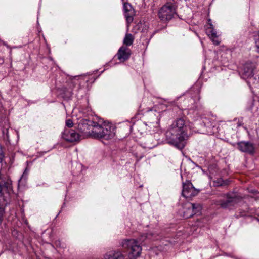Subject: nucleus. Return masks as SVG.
Masks as SVG:
<instances>
[{
  "mask_svg": "<svg viewBox=\"0 0 259 259\" xmlns=\"http://www.w3.org/2000/svg\"><path fill=\"white\" fill-rule=\"evenodd\" d=\"M190 127L183 118L176 119L165 132L166 142L178 149L182 150L189 138Z\"/></svg>",
  "mask_w": 259,
  "mask_h": 259,
  "instance_id": "1",
  "label": "nucleus"
},
{
  "mask_svg": "<svg viewBox=\"0 0 259 259\" xmlns=\"http://www.w3.org/2000/svg\"><path fill=\"white\" fill-rule=\"evenodd\" d=\"M153 234H143L138 239H125L120 242V245L125 249L129 250L128 257L130 259H136L139 257L142 251L140 244L145 240L153 239Z\"/></svg>",
  "mask_w": 259,
  "mask_h": 259,
  "instance_id": "2",
  "label": "nucleus"
},
{
  "mask_svg": "<svg viewBox=\"0 0 259 259\" xmlns=\"http://www.w3.org/2000/svg\"><path fill=\"white\" fill-rule=\"evenodd\" d=\"M242 198L235 193H226L213 200V203L220 208L231 210L241 201Z\"/></svg>",
  "mask_w": 259,
  "mask_h": 259,
  "instance_id": "3",
  "label": "nucleus"
},
{
  "mask_svg": "<svg viewBox=\"0 0 259 259\" xmlns=\"http://www.w3.org/2000/svg\"><path fill=\"white\" fill-rule=\"evenodd\" d=\"M94 130L92 138L98 139L109 140L113 138L115 134V127L106 122L101 124L97 123Z\"/></svg>",
  "mask_w": 259,
  "mask_h": 259,
  "instance_id": "4",
  "label": "nucleus"
},
{
  "mask_svg": "<svg viewBox=\"0 0 259 259\" xmlns=\"http://www.w3.org/2000/svg\"><path fill=\"white\" fill-rule=\"evenodd\" d=\"M176 5L172 2H168L162 6L158 11V18L162 21L171 20L176 14Z\"/></svg>",
  "mask_w": 259,
  "mask_h": 259,
  "instance_id": "5",
  "label": "nucleus"
},
{
  "mask_svg": "<svg viewBox=\"0 0 259 259\" xmlns=\"http://www.w3.org/2000/svg\"><path fill=\"white\" fill-rule=\"evenodd\" d=\"M77 128L83 136L93 137L94 127L97 122L88 119H81L77 123Z\"/></svg>",
  "mask_w": 259,
  "mask_h": 259,
  "instance_id": "6",
  "label": "nucleus"
},
{
  "mask_svg": "<svg viewBox=\"0 0 259 259\" xmlns=\"http://www.w3.org/2000/svg\"><path fill=\"white\" fill-rule=\"evenodd\" d=\"M256 67L255 63L251 61H247L243 64L240 70V74L241 77L247 80L253 74V71Z\"/></svg>",
  "mask_w": 259,
  "mask_h": 259,
  "instance_id": "7",
  "label": "nucleus"
},
{
  "mask_svg": "<svg viewBox=\"0 0 259 259\" xmlns=\"http://www.w3.org/2000/svg\"><path fill=\"white\" fill-rule=\"evenodd\" d=\"M202 208L199 204L188 203L184 208L183 216L185 219L189 218L199 213Z\"/></svg>",
  "mask_w": 259,
  "mask_h": 259,
  "instance_id": "8",
  "label": "nucleus"
},
{
  "mask_svg": "<svg viewBox=\"0 0 259 259\" xmlns=\"http://www.w3.org/2000/svg\"><path fill=\"white\" fill-rule=\"evenodd\" d=\"M198 193L197 190L193 187L191 182L187 181L183 183L182 195L185 198H191L196 195Z\"/></svg>",
  "mask_w": 259,
  "mask_h": 259,
  "instance_id": "9",
  "label": "nucleus"
},
{
  "mask_svg": "<svg viewBox=\"0 0 259 259\" xmlns=\"http://www.w3.org/2000/svg\"><path fill=\"white\" fill-rule=\"evenodd\" d=\"M206 27V32L207 35L211 39L213 44L218 45L220 41L218 39L217 31L214 29L213 25L211 23V19H209L208 20V25Z\"/></svg>",
  "mask_w": 259,
  "mask_h": 259,
  "instance_id": "10",
  "label": "nucleus"
},
{
  "mask_svg": "<svg viewBox=\"0 0 259 259\" xmlns=\"http://www.w3.org/2000/svg\"><path fill=\"white\" fill-rule=\"evenodd\" d=\"M62 137L66 141L73 142L79 140V135L74 130L65 129L62 133Z\"/></svg>",
  "mask_w": 259,
  "mask_h": 259,
  "instance_id": "11",
  "label": "nucleus"
},
{
  "mask_svg": "<svg viewBox=\"0 0 259 259\" xmlns=\"http://www.w3.org/2000/svg\"><path fill=\"white\" fill-rule=\"evenodd\" d=\"M238 149L242 152L253 154L254 152V145L249 142L241 141L237 143Z\"/></svg>",
  "mask_w": 259,
  "mask_h": 259,
  "instance_id": "12",
  "label": "nucleus"
},
{
  "mask_svg": "<svg viewBox=\"0 0 259 259\" xmlns=\"http://www.w3.org/2000/svg\"><path fill=\"white\" fill-rule=\"evenodd\" d=\"M124 16L126 18L127 26L133 21V17L135 15V11L131 5L129 3H124L123 5Z\"/></svg>",
  "mask_w": 259,
  "mask_h": 259,
  "instance_id": "13",
  "label": "nucleus"
},
{
  "mask_svg": "<svg viewBox=\"0 0 259 259\" xmlns=\"http://www.w3.org/2000/svg\"><path fill=\"white\" fill-rule=\"evenodd\" d=\"M131 55V50L125 46L121 47L116 54L118 59L121 61H125L128 60Z\"/></svg>",
  "mask_w": 259,
  "mask_h": 259,
  "instance_id": "14",
  "label": "nucleus"
},
{
  "mask_svg": "<svg viewBox=\"0 0 259 259\" xmlns=\"http://www.w3.org/2000/svg\"><path fill=\"white\" fill-rule=\"evenodd\" d=\"M105 259H124V255L120 251L111 250L104 255Z\"/></svg>",
  "mask_w": 259,
  "mask_h": 259,
  "instance_id": "15",
  "label": "nucleus"
},
{
  "mask_svg": "<svg viewBox=\"0 0 259 259\" xmlns=\"http://www.w3.org/2000/svg\"><path fill=\"white\" fill-rule=\"evenodd\" d=\"M246 81L250 87L252 85L256 88L259 87V77H258L257 78L256 77H254L253 74L251 77L247 78Z\"/></svg>",
  "mask_w": 259,
  "mask_h": 259,
  "instance_id": "16",
  "label": "nucleus"
},
{
  "mask_svg": "<svg viewBox=\"0 0 259 259\" xmlns=\"http://www.w3.org/2000/svg\"><path fill=\"white\" fill-rule=\"evenodd\" d=\"M157 144V142L154 140L152 137H149L146 142L145 143L144 148L146 149H152Z\"/></svg>",
  "mask_w": 259,
  "mask_h": 259,
  "instance_id": "17",
  "label": "nucleus"
},
{
  "mask_svg": "<svg viewBox=\"0 0 259 259\" xmlns=\"http://www.w3.org/2000/svg\"><path fill=\"white\" fill-rule=\"evenodd\" d=\"M134 38L131 34H126L124 40L123 44L127 46H131L133 44Z\"/></svg>",
  "mask_w": 259,
  "mask_h": 259,
  "instance_id": "18",
  "label": "nucleus"
},
{
  "mask_svg": "<svg viewBox=\"0 0 259 259\" xmlns=\"http://www.w3.org/2000/svg\"><path fill=\"white\" fill-rule=\"evenodd\" d=\"M254 43L256 52L259 54V31L258 34L254 37Z\"/></svg>",
  "mask_w": 259,
  "mask_h": 259,
  "instance_id": "19",
  "label": "nucleus"
},
{
  "mask_svg": "<svg viewBox=\"0 0 259 259\" xmlns=\"http://www.w3.org/2000/svg\"><path fill=\"white\" fill-rule=\"evenodd\" d=\"M213 184L215 187L223 186L224 185V181L221 178L218 179L217 180L214 181Z\"/></svg>",
  "mask_w": 259,
  "mask_h": 259,
  "instance_id": "20",
  "label": "nucleus"
},
{
  "mask_svg": "<svg viewBox=\"0 0 259 259\" xmlns=\"http://www.w3.org/2000/svg\"><path fill=\"white\" fill-rule=\"evenodd\" d=\"M5 157L4 152L2 145H0V163H1Z\"/></svg>",
  "mask_w": 259,
  "mask_h": 259,
  "instance_id": "21",
  "label": "nucleus"
},
{
  "mask_svg": "<svg viewBox=\"0 0 259 259\" xmlns=\"http://www.w3.org/2000/svg\"><path fill=\"white\" fill-rule=\"evenodd\" d=\"M73 124V122H72V121L71 119H68V120H66V125L68 127H72Z\"/></svg>",
  "mask_w": 259,
  "mask_h": 259,
  "instance_id": "22",
  "label": "nucleus"
},
{
  "mask_svg": "<svg viewBox=\"0 0 259 259\" xmlns=\"http://www.w3.org/2000/svg\"><path fill=\"white\" fill-rule=\"evenodd\" d=\"M28 172L27 169H26L25 171L24 172L23 174L22 175L20 180H22L23 178L25 179L28 175Z\"/></svg>",
  "mask_w": 259,
  "mask_h": 259,
  "instance_id": "23",
  "label": "nucleus"
},
{
  "mask_svg": "<svg viewBox=\"0 0 259 259\" xmlns=\"http://www.w3.org/2000/svg\"><path fill=\"white\" fill-rule=\"evenodd\" d=\"M55 244L57 247H61V243L60 240H56L55 242Z\"/></svg>",
  "mask_w": 259,
  "mask_h": 259,
  "instance_id": "24",
  "label": "nucleus"
},
{
  "mask_svg": "<svg viewBox=\"0 0 259 259\" xmlns=\"http://www.w3.org/2000/svg\"><path fill=\"white\" fill-rule=\"evenodd\" d=\"M189 100L191 104H193L195 102L194 99L192 98H191Z\"/></svg>",
  "mask_w": 259,
  "mask_h": 259,
  "instance_id": "25",
  "label": "nucleus"
},
{
  "mask_svg": "<svg viewBox=\"0 0 259 259\" xmlns=\"http://www.w3.org/2000/svg\"><path fill=\"white\" fill-rule=\"evenodd\" d=\"M188 107L189 108H192V106H191L190 105H188Z\"/></svg>",
  "mask_w": 259,
  "mask_h": 259,
  "instance_id": "26",
  "label": "nucleus"
},
{
  "mask_svg": "<svg viewBox=\"0 0 259 259\" xmlns=\"http://www.w3.org/2000/svg\"><path fill=\"white\" fill-rule=\"evenodd\" d=\"M258 77H259V74L258 75Z\"/></svg>",
  "mask_w": 259,
  "mask_h": 259,
  "instance_id": "27",
  "label": "nucleus"
}]
</instances>
